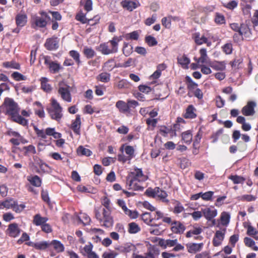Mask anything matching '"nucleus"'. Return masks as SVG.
Masks as SVG:
<instances>
[{"label":"nucleus","instance_id":"46","mask_svg":"<svg viewBox=\"0 0 258 258\" xmlns=\"http://www.w3.org/2000/svg\"><path fill=\"white\" fill-rule=\"evenodd\" d=\"M78 154L81 155L89 156L91 155V152L88 149L84 148L83 146H80L77 150Z\"/></svg>","mask_w":258,"mask_h":258},{"label":"nucleus","instance_id":"57","mask_svg":"<svg viewBox=\"0 0 258 258\" xmlns=\"http://www.w3.org/2000/svg\"><path fill=\"white\" fill-rule=\"evenodd\" d=\"M124 37L126 40H137L139 37V34L137 31H134L125 34Z\"/></svg>","mask_w":258,"mask_h":258},{"label":"nucleus","instance_id":"52","mask_svg":"<svg viewBox=\"0 0 258 258\" xmlns=\"http://www.w3.org/2000/svg\"><path fill=\"white\" fill-rule=\"evenodd\" d=\"M41 88L46 92L48 91V80L47 78L44 77L40 79Z\"/></svg>","mask_w":258,"mask_h":258},{"label":"nucleus","instance_id":"18","mask_svg":"<svg viewBox=\"0 0 258 258\" xmlns=\"http://www.w3.org/2000/svg\"><path fill=\"white\" fill-rule=\"evenodd\" d=\"M81 116L80 115H77L75 120L72 123V128L74 132L77 135L80 134V129L81 127Z\"/></svg>","mask_w":258,"mask_h":258},{"label":"nucleus","instance_id":"32","mask_svg":"<svg viewBox=\"0 0 258 258\" xmlns=\"http://www.w3.org/2000/svg\"><path fill=\"white\" fill-rule=\"evenodd\" d=\"M11 117L13 121L23 125H26L28 123L26 119L19 115V112Z\"/></svg>","mask_w":258,"mask_h":258},{"label":"nucleus","instance_id":"2","mask_svg":"<svg viewBox=\"0 0 258 258\" xmlns=\"http://www.w3.org/2000/svg\"><path fill=\"white\" fill-rule=\"evenodd\" d=\"M2 109H4L5 113L11 117L19 112L20 108L18 104L10 98L6 97L2 105Z\"/></svg>","mask_w":258,"mask_h":258},{"label":"nucleus","instance_id":"61","mask_svg":"<svg viewBox=\"0 0 258 258\" xmlns=\"http://www.w3.org/2000/svg\"><path fill=\"white\" fill-rule=\"evenodd\" d=\"M155 213L152 214L153 216V222L163 218V213L159 210H156Z\"/></svg>","mask_w":258,"mask_h":258},{"label":"nucleus","instance_id":"48","mask_svg":"<svg viewBox=\"0 0 258 258\" xmlns=\"http://www.w3.org/2000/svg\"><path fill=\"white\" fill-rule=\"evenodd\" d=\"M125 214L129 216L131 218H136L138 217V213L136 211H132L128 209L125 206L123 209H122Z\"/></svg>","mask_w":258,"mask_h":258},{"label":"nucleus","instance_id":"33","mask_svg":"<svg viewBox=\"0 0 258 258\" xmlns=\"http://www.w3.org/2000/svg\"><path fill=\"white\" fill-rule=\"evenodd\" d=\"M247 234L253 237L255 240H258V231L250 225L247 226Z\"/></svg>","mask_w":258,"mask_h":258},{"label":"nucleus","instance_id":"10","mask_svg":"<svg viewBox=\"0 0 258 258\" xmlns=\"http://www.w3.org/2000/svg\"><path fill=\"white\" fill-rule=\"evenodd\" d=\"M202 213L204 217L208 220L211 221L217 215V211L210 208H206L202 209Z\"/></svg>","mask_w":258,"mask_h":258},{"label":"nucleus","instance_id":"44","mask_svg":"<svg viewBox=\"0 0 258 258\" xmlns=\"http://www.w3.org/2000/svg\"><path fill=\"white\" fill-rule=\"evenodd\" d=\"M83 53L88 58H91L95 55L94 50L92 48L88 47H85L84 48Z\"/></svg>","mask_w":258,"mask_h":258},{"label":"nucleus","instance_id":"54","mask_svg":"<svg viewBox=\"0 0 258 258\" xmlns=\"http://www.w3.org/2000/svg\"><path fill=\"white\" fill-rule=\"evenodd\" d=\"M69 54L78 64L80 63V54L77 51L71 50L69 52Z\"/></svg>","mask_w":258,"mask_h":258},{"label":"nucleus","instance_id":"6","mask_svg":"<svg viewBox=\"0 0 258 258\" xmlns=\"http://www.w3.org/2000/svg\"><path fill=\"white\" fill-rule=\"evenodd\" d=\"M6 234L11 237H17L20 234V229L17 223L10 224L6 230Z\"/></svg>","mask_w":258,"mask_h":258},{"label":"nucleus","instance_id":"36","mask_svg":"<svg viewBox=\"0 0 258 258\" xmlns=\"http://www.w3.org/2000/svg\"><path fill=\"white\" fill-rule=\"evenodd\" d=\"M244 242L247 246L251 247L253 250H258V247L255 245V242L251 238L245 237Z\"/></svg>","mask_w":258,"mask_h":258},{"label":"nucleus","instance_id":"53","mask_svg":"<svg viewBox=\"0 0 258 258\" xmlns=\"http://www.w3.org/2000/svg\"><path fill=\"white\" fill-rule=\"evenodd\" d=\"M146 42L150 46H153L157 44V41L156 39L151 36H146L145 38Z\"/></svg>","mask_w":258,"mask_h":258},{"label":"nucleus","instance_id":"24","mask_svg":"<svg viewBox=\"0 0 258 258\" xmlns=\"http://www.w3.org/2000/svg\"><path fill=\"white\" fill-rule=\"evenodd\" d=\"M200 57L197 59L198 63H208V56L207 54V50L205 48H202L200 50Z\"/></svg>","mask_w":258,"mask_h":258},{"label":"nucleus","instance_id":"41","mask_svg":"<svg viewBox=\"0 0 258 258\" xmlns=\"http://www.w3.org/2000/svg\"><path fill=\"white\" fill-rule=\"evenodd\" d=\"M123 53L126 56L130 55L133 52V46L127 43H124L122 49Z\"/></svg>","mask_w":258,"mask_h":258},{"label":"nucleus","instance_id":"29","mask_svg":"<svg viewBox=\"0 0 258 258\" xmlns=\"http://www.w3.org/2000/svg\"><path fill=\"white\" fill-rule=\"evenodd\" d=\"M90 222V218L85 214H83L81 218L76 216L75 222L77 224L83 223L84 225L89 224Z\"/></svg>","mask_w":258,"mask_h":258},{"label":"nucleus","instance_id":"9","mask_svg":"<svg viewBox=\"0 0 258 258\" xmlns=\"http://www.w3.org/2000/svg\"><path fill=\"white\" fill-rule=\"evenodd\" d=\"M40 15L41 16L36 17L34 23L37 27H44L47 25V15L46 13L44 12H41Z\"/></svg>","mask_w":258,"mask_h":258},{"label":"nucleus","instance_id":"37","mask_svg":"<svg viewBox=\"0 0 258 258\" xmlns=\"http://www.w3.org/2000/svg\"><path fill=\"white\" fill-rule=\"evenodd\" d=\"M34 164L36 166H39L43 171H45L47 168V165L37 157H34Z\"/></svg>","mask_w":258,"mask_h":258},{"label":"nucleus","instance_id":"51","mask_svg":"<svg viewBox=\"0 0 258 258\" xmlns=\"http://www.w3.org/2000/svg\"><path fill=\"white\" fill-rule=\"evenodd\" d=\"M34 104L38 107V109H36L35 113L37 114L40 117H43L44 116V112L43 111V107H42L41 104L39 102H35Z\"/></svg>","mask_w":258,"mask_h":258},{"label":"nucleus","instance_id":"22","mask_svg":"<svg viewBox=\"0 0 258 258\" xmlns=\"http://www.w3.org/2000/svg\"><path fill=\"white\" fill-rule=\"evenodd\" d=\"M27 16L25 14H19L16 17V24L18 27H23L27 22Z\"/></svg>","mask_w":258,"mask_h":258},{"label":"nucleus","instance_id":"43","mask_svg":"<svg viewBox=\"0 0 258 258\" xmlns=\"http://www.w3.org/2000/svg\"><path fill=\"white\" fill-rule=\"evenodd\" d=\"M140 231L139 225L135 223H131L129 224L128 232L130 233L135 234Z\"/></svg>","mask_w":258,"mask_h":258},{"label":"nucleus","instance_id":"17","mask_svg":"<svg viewBox=\"0 0 258 258\" xmlns=\"http://www.w3.org/2000/svg\"><path fill=\"white\" fill-rule=\"evenodd\" d=\"M251 34L250 29L246 24H242L239 29V36L242 37L244 36L245 37H249Z\"/></svg>","mask_w":258,"mask_h":258},{"label":"nucleus","instance_id":"15","mask_svg":"<svg viewBox=\"0 0 258 258\" xmlns=\"http://www.w3.org/2000/svg\"><path fill=\"white\" fill-rule=\"evenodd\" d=\"M34 130L36 133L37 137L40 139L42 142H46L45 140L48 135V128H46L45 130H39L37 127L34 126Z\"/></svg>","mask_w":258,"mask_h":258},{"label":"nucleus","instance_id":"11","mask_svg":"<svg viewBox=\"0 0 258 258\" xmlns=\"http://www.w3.org/2000/svg\"><path fill=\"white\" fill-rule=\"evenodd\" d=\"M256 104L252 101H249L247 103L242 109V112L245 116L253 115L254 113V108L255 107Z\"/></svg>","mask_w":258,"mask_h":258},{"label":"nucleus","instance_id":"3","mask_svg":"<svg viewBox=\"0 0 258 258\" xmlns=\"http://www.w3.org/2000/svg\"><path fill=\"white\" fill-rule=\"evenodd\" d=\"M62 111V108L59 103L56 99L52 98L51 108L49 109V115L51 118L59 122L63 116Z\"/></svg>","mask_w":258,"mask_h":258},{"label":"nucleus","instance_id":"21","mask_svg":"<svg viewBox=\"0 0 258 258\" xmlns=\"http://www.w3.org/2000/svg\"><path fill=\"white\" fill-rule=\"evenodd\" d=\"M47 220V218L42 217L40 214H36L33 217V223L36 226H42L46 223Z\"/></svg>","mask_w":258,"mask_h":258},{"label":"nucleus","instance_id":"28","mask_svg":"<svg viewBox=\"0 0 258 258\" xmlns=\"http://www.w3.org/2000/svg\"><path fill=\"white\" fill-rule=\"evenodd\" d=\"M3 66L5 68L20 70V65L15 61H5L3 63Z\"/></svg>","mask_w":258,"mask_h":258},{"label":"nucleus","instance_id":"25","mask_svg":"<svg viewBox=\"0 0 258 258\" xmlns=\"http://www.w3.org/2000/svg\"><path fill=\"white\" fill-rule=\"evenodd\" d=\"M167 197V194L165 191L159 187H156L155 198H157L164 202H167L168 201L166 199Z\"/></svg>","mask_w":258,"mask_h":258},{"label":"nucleus","instance_id":"47","mask_svg":"<svg viewBox=\"0 0 258 258\" xmlns=\"http://www.w3.org/2000/svg\"><path fill=\"white\" fill-rule=\"evenodd\" d=\"M23 149L24 150H25V155L34 154L36 152L35 148L33 145H29L28 146H25L23 148Z\"/></svg>","mask_w":258,"mask_h":258},{"label":"nucleus","instance_id":"55","mask_svg":"<svg viewBox=\"0 0 258 258\" xmlns=\"http://www.w3.org/2000/svg\"><path fill=\"white\" fill-rule=\"evenodd\" d=\"M97 79L102 82H107L110 80V75L106 73H103L97 77Z\"/></svg>","mask_w":258,"mask_h":258},{"label":"nucleus","instance_id":"40","mask_svg":"<svg viewBox=\"0 0 258 258\" xmlns=\"http://www.w3.org/2000/svg\"><path fill=\"white\" fill-rule=\"evenodd\" d=\"M182 139L185 143L189 144L192 141V135L190 131H186L182 133Z\"/></svg>","mask_w":258,"mask_h":258},{"label":"nucleus","instance_id":"16","mask_svg":"<svg viewBox=\"0 0 258 258\" xmlns=\"http://www.w3.org/2000/svg\"><path fill=\"white\" fill-rule=\"evenodd\" d=\"M116 107L118 109L119 112L125 113L130 112L127 103L122 100H119L116 102L115 104Z\"/></svg>","mask_w":258,"mask_h":258},{"label":"nucleus","instance_id":"42","mask_svg":"<svg viewBox=\"0 0 258 258\" xmlns=\"http://www.w3.org/2000/svg\"><path fill=\"white\" fill-rule=\"evenodd\" d=\"M202 231V229L200 227H194L186 233V236L187 237H191L193 235H197L200 234Z\"/></svg>","mask_w":258,"mask_h":258},{"label":"nucleus","instance_id":"14","mask_svg":"<svg viewBox=\"0 0 258 258\" xmlns=\"http://www.w3.org/2000/svg\"><path fill=\"white\" fill-rule=\"evenodd\" d=\"M188 252L189 253H196L201 250L203 243H189L186 245Z\"/></svg>","mask_w":258,"mask_h":258},{"label":"nucleus","instance_id":"58","mask_svg":"<svg viewBox=\"0 0 258 258\" xmlns=\"http://www.w3.org/2000/svg\"><path fill=\"white\" fill-rule=\"evenodd\" d=\"M207 38L204 35H197L195 37V42L198 45H201L207 42Z\"/></svg>","mask_w":258,"mask_h":258},{"label":"nucleus","instance_id":"60","mask_svg":"<svg viewBox=\"0 0 258 258\" xmlns=\"http://www.w3.org/2000/svg\"><path fill=\"white\" fill-rule=\"evenodd\" d=\"M183 210L184 208L182 205L180 203L176 202L174 208L173 212L175 214H179L183 211Z\"/></svg>","mask_w":258,"mask_h":258},{"label":"nucleus","instance_id":"1","mask_svg":"<svg viewBox=\"0 0 258 258\" xmlns=\"http://www.w3.org/2000/svg\"><path fill=\"white\" fill-rule=\"evenodd\" d=\"M96 218L103 223V225L106 227L112 226L113 223V218L111 216L110 209L99 208L95 210Z\"/></svg>","mask_w":258,"mask_h":258},{"label":"nucleus","instance_id":"62","mask_svg":"<svg viewBox=\"0 0 258 258\" xmlns=\"http://www.w3.org/2000/svg\"><path fill=\"white\" fill-rule=\"evenodd\" d=\"M215 22L217 24H222L225 22L224 17L220 14H217L215 19Z\"/></svg>","mask_w":258,"mask_h":258},{"label":"nucleus","instance_id":"56","mask_svg":"<svg viewBox=\"0 0 258 258\" xmlns=\"http://www.w3.org/2000/svg\"><path fill=\"white\" fill-rule=\"evenodd\" d=\"M33 246L37 249H44L48 246V243L46 241H41L34 243Z\"/></svg>","mask_w":258,"mask_h":258},{"label":"nucleus","instance_id":"35","mask_svg":"<svg viewBox=\"0 0 258 258\" xmlns=\"http://www.w3.org/2000/svg\"><path fill=\"white\" fill-rule=\"evenodd\" d=\"M50 245L57 252H62L64 250L63 244L58 241L53 240L51 242Z\"/></svg>","mask_w":258,"mask_h":258},{"label":"nucleus","instance_id":"45","mask_svg":"<svg viewBox=\"0 0 258 258\" xmlns=\"http://www.w3.org/2000/svg\"><path fill=\"white\" fill-rule=\"evenodd\" d=\"M12 77L16 81H24L27 79L26 76L18 72H15L12 74Z\"/></svg>","mask_w":258,"mask_h":258},{"label":"nucleus","instance_id":"30","mask_svg":"<svg viewBox=\"0 0 258 258\" xmlns=\"http://www.w3.org/2000/svg\"><path fill=\"white\" fill-rule=\"evenodd\" d=\"M27 179L32 185L35 186L39 187L41 185V180L37 175L29 176L27 177Z\"/></svg>","mask_w":258,"mask_h":258},{"label":"nucleus","instance_id":"64","mask_svg":"<svg viewBox=\"0 0 258 258\" xmlns=\"http://www.w3.org/2000/svg\"><path fill=\"white\" fill-rule=\"evenodd\" d=\"M117 254L114 251L105 252L102 254L103 258H115Z\"/></svg>","mask_w":258,"mask_h":258},{"label":"nucleus","instance_id":"31","mask_svg":"<svg viewBox=\"0 0 258 258\" xmlns=\"http://www.w3.org/2000/svg\"><path fill=\"white\" fill-rule=\"evenodd\" d=\"M142 219L145 223L149 225H152L153 222V216L152 214L145 212L142 215Z\"/></svg>","mask_w":258,"mask_h":258},{"label":"nucleus","instance_id":"4","mask_svg":"<svg viewBox=\"0 0 258 258\" xmlns=\"http://www.w3.org/2000/svg\"><path fill=\"white\" fill-rule=\"evenodd\" d=\"M70 87L64 84L63 82L59 83L58 93L61 98L65 101L71 102L72 96L70 91Z\"/></svg>","mask_w":258,"mask_h":258},{"label":"nucleus","instance_id":"38","mask_svg":"<svg viewBox=\"0 0 258 258\" xmlns=\"http://www.w3.org/2000/svg\"><path fill=\"white\" fill-rule=\"evenodd\" d=\"M195 109L192 105H189L186 109V112L184 115L185 118H193L196 116L195 113Z\"/></svg>","mask_w":258,"mask_h":258},{"label":"nucleus","instance_id":"19","mask_svg":"<svg viewBox=\"0 0 258 258\" xmlns=\"http://www.w3.org/2000/svg\"><path fill=\"white\" fill-rule=\"evenodd\" d=\"M171 230L175 233H181L185 230L184 226L179 222H175L172 224Z\"/></svg>","mask_w":258,"mask_h":258},{"label":"nucleus","instance_id":"23","mask_svg":"<svg viewBox=\"0 0 258 258\" xmlns=\"http://www.w3.org/2000/svg\"><path fill=\"white\" fill-rule=\"evenodd\" d=\"M122 39V37L121 36L117 37L115 36L111 40L109 41V42L110 43L111 45V49L112 51L113 52V53H116L118 51V44L120 41H121Z\"/></svg>","mask_w":258,"mask_h":258},{"label":"nucleus","instance_id":"8","mask_svg":"<svg viewBox=\"0 0 258 258\" xmlns=\"http://www.w3.org/2000/svg\"><path fill=\"white\" fill-rule=\"evenodd\" d=\"M128 176L137 179L139 182H143L146 181L148 178L146 175L143 173L142 171L140 169H135Z\"/></svg>","mask_w":258,"mask_h":258},{"label":"nucleus","instance_id":"27","mask_svg":"<svg viewBox=\"0 0 258 258\" xmlns=\"http://www.w3.org/2000/svg\"><path fill=\"white\" fill-rule=\"evenodd\" d=\"M97 49L104 55H108L111 53H114L112 51V49H110L106 43H102L100 44L98 47Z\"/></svg>","mask_w":258,"mask_h":258},{"label":"nucleus","instance_id":"20","mask_svg":"<svg viewBox=\"0 0 258 258\" xmlns=\"http://www.w3.org/2000/svg\"><path fill=\"white\" fill-rule=\"evenodd\" d=\"M15 205V200L13 199H7L3 201H0V209H12Z\"/></svg>","mask_w":258,"mask_h":258},{"label":"nucleus","instance_id":"13","mask_svg":"<svg viewBox=\"0 0 258 258\" xmlns=\"http://www.w3.org/2000/svg\"><path fill=\"white\" fill-rule=\"evenodd\" d=\"M120 151L121 152H125V154L127 155L128 160H130L134 157L135 150L132 146H127L124 144L122 145L120 148Z\"/></svg>","mask_w":258,"mask_h":258},{"label":"nucleus","instance_id":"12","mask_svg":"<svg viewBox=\"0 0 258 258\" xmlns=\"http://www.w3.org/2000/svg\"><path fill=\"white\" fill-rule=\"evenodd\" d=\"M141 183L142 182H139L138 180L137 179L128 176L127 179L126 184L129 189L137 190L142 189Z\"/></svg>","mask_w":258,"mask_h":258},{"label":"nucleus","instance_id":"5","mask_svg":"<svg viewBox=\"0 0 258 258\" xmlns=\"http://www.w3.org/2000/svg\"><path fill=\"white\" fill-rule=\"evenodd\" d=\"M226 231V228H221L216 231L213 240V243L215 246H218L222 244Z\"/></svg>","mask_w":258,"mask_h":258},{"label":"nucleus","instance_id":"26","mask_svg":"<svg viewBox=\"0 0 258 258\" xmlns=\"http://www.w3.org/2000/svg\"><path fill=\"white\" fill-rule=\"evenodd\" d=\"M178 62L183 69H188V65L190 62V59L185 55H181L177 58Z\"/></svg>","mask_w":258,"mask_h":258},{"label":"nucleus","instance_id":"7","mask_svg":"<svg viewBox=\"0 0 258 258\" xmlns=\"http://www.w3.org/2000/svg\"><path fill=\"white\" fill-rule=\"evenodd\" d=\"M137 0H124L121 2L122 7L128 11H132L139 6Z\"/></svg>","mask_w":258,"mask_h":258},{"label":"nucleus","instance_id":"50","mask_svg":"<svg viewBox=\"0 0 258 258\" xmlns=\"http://www.w3.org/2000/svg\"><path fill=\"white\" fill-rule=\"evenodd\" d=\"M171 16L164 17L161 20L162 24L166 28H170L171 26Z\"/></svg>","mask_w":258,"mask_h":258},{"label":"nucleus","instance_id":"39","mask_svg":"<svg viewBox=\"0 0 258 258\" xmlns=\"http://www.w3.org/2000/svg\"><path fill=\"white\" fill-rule=\"evenodd\" d=\"M209 65L216 70L223 71L225 69V64L223 62H210Z\"/></svg>","mask_w":258,"mask_h":258},{"label":"nucleus","instance_id":"49","mask_svg":"<svg viewBox=\"0 0 258 258\" xmlns=\"http://www.w3.org/2000/svg\"><path fill=\"white\" fill-rule=\"evenodd\" d=\"M125 214L129 216L131 218H136L138 217V213L136 211H132L128 209L125 206L123 209H122Z\"/></svg>","mask_w":258,"mask_h":258},{"label":"nucleus","instance_id":"63","mask_svg":"<svg viewBox=\"0 0 258 258\" xmlns=\"http://www.w3.org/2000/svg\"><path fill=\"white\" fill-rule=\"evenodd\" d=\"M58 47V40L57 38H55L49 41V49H55Z\"/></svg>","mask_w":258,"mask_h":258},{"label":"nucleus","instance_id":"59","mask_svg":"<svg viewBox=\"0 0 258 258\" xmlns=\"http://www.w3.org/2000/svg\"><path fill=\"white\" fill-rule=\"evenodd\" d=\"M25 208V205L24 204H20L18 205L17 202L15 201V205L13 206L12 209L17 213H20Z\"/></svg>","mask_w":258,"mask_h":258},{"label":"nucleus","instance_id":"34","mask_svg":"<svg viewBox=\"0 0 258 258\" xmlns=\"http://www.w3.org/2000/svg\"><path fill=\"white\" fill-rule=\"evenodd\" d=\"M230 216L229 213L223 212L221 213L220 216L221 223L223 226H227L229 223Z\"/></svg>","mask_w":258,"mask_h":258}]
</instances>
